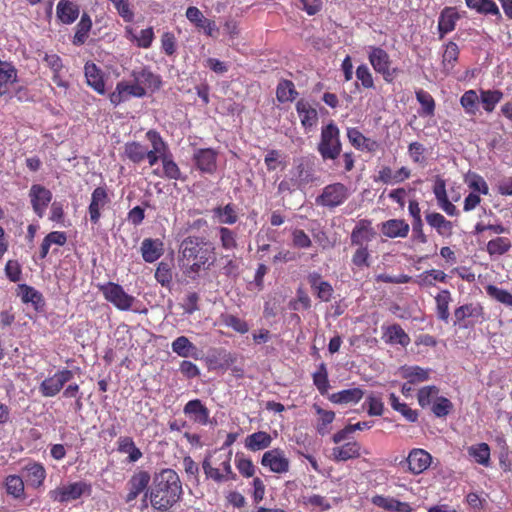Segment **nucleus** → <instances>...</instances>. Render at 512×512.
<instances>
[{
  "instance_id": "393cba45",
  "label": "nucleus",
  "mask_w": 512,
  "mask_h": 512,
  "mask_svg": "<svg viewBox=\"0 0 512 512\" xmlns=\"http://www.w3.org/2000/svg\"><path fill=\"white\" fill-rule=\"evenodd\" d=\"M84 74L89 87L100 95L106 93L104 74L94 62H87L85 64Z\"/></svg>"
},
{
  "instance_id": "f3484780",
  "label": "nucleus",
  "mask_w": 512,
  "mask_h": 512,
  "mask_svg": "<svg viewBox=\"0 0 512 512\" xmlns=\"http://www.w3.org/2000/svg\"><path fill=\"white\" fill-rule=\"evenodd\" d=\"M187 19L198 29H202L209 37H216L219 30L213 20L206 18L203 13L195 6H190L186 10Z\"/></svg>"
},
{
  "instance_id": "f257e3e1",
  "label": "nucleus",
  "mask_w": 512,
  "mask_h": 512,
  "mask_svg": "<svg viewBox=\"0 0 512 512\" xmlns=\"http://www.w3.org/2000/svg\"><path fill=\"white\" fill-rule=\"evenodd\" d=\"M182 484L179 475L170 468L162 469L156 473L151 487L145 496L149 497L151 506L160 511L167 512L181 498Z\"/></svg>"
},
{
  "instance_id": "a18cd8bd",
  "label": "nucleus",
  "mask_w": 512,
  "mask_h": 512,
  "mask_svg": "<svg viewBox=\"0 0 512 512\" xmlns=\"http://www.w3.org/2000/svg\"><path fill=\"white\" fill-rule=\"evenodd\" d=\"M401 374L409 384H418L429 379L430 370L420 366H404L401 368Z\"/></svg>"
},
{
  "instance_id": "423d86ee",
  "label": "nucleus",
  "mask_w": 512,
  "mask_h": 512,
  "mask_svg": "<svg viewBox=\"0 0 512 512\" xmlns=\"http://www.w3.org/2000/svg\"><path fill=\"white\" fill-rule=\"evenodd\" d=\"M232 451L219 457V467L213 465L212 457L206 456L202 462V468L207 479H211L215 483H222L227 481H235L237 479L236 473L232 470L231 466Z\"/></svg>"
},
{
  "instance_id": "49530a36",
  "label": "nucleus",
  "mask_w": 512,
  "mask_h": 512,
  "mask_svg": "<svg viewBox=\"0 0 512 512\" xmlns=\"http://www.w3.org/2000/svg\"><path fill=\"white\" fill-rule=\"evenodd\" d=\"M172 351L178 356L187 358L195 357L197 347L186 337L179 336L171 344Z\"/></svg>"
},
{
  "instance_id": "4d7b16f0",
  "label": "nucleus",
  "mask_w": 512,
  "mask_h": 512,
  "mask_svg": "<svg viewBox=\"0 0 512 512\" xmlns=\"http://www.w3.org/2000/svg\"><path fill=\"white\" fill-rule=\"evenodd\" d=\"M415 94L417 101L421 105V111L419 112V114L421 116H433L435 113L436 105L432 95L423 89L417 90Z\"/></svg>"
},
{
  "instance_id": "2f4dec72",
  "label": "nucleus",
  "mask_w": 512,
  "mask_h": 512,
  "mask_svg": "<svg viewBox=\"0 0 512 512\" xmlns=\"http://www.w3.org/2000/svg\"><path fill=\"white\" fill-rule=\"evenodd\" d=\"M38 58L44 63V65L53 72V81L58 86H65L59 77V72L63 69V62L59 55L56 53H47L43 51L37 52Z\"/></svg>"
},
{
  "instance_id": "72a5a7b5",
  "label": "nucleus",
  "mask_w": 512,
  "mask_h": 512,
  "mask_svg": "<svg viewBox=\"0 0 512 512\" xmlns=\"http://www.w3.org/2000/svg\"><path fill=\"white\" fill-rule=\"evenodd\" d=\"M364 397V391L359 387L344 389L329 395L328 399L335 404H357Z\"/></svg>"
},
{
  "instance_id": "a878e982",
  "label": "nucleus",
  "mask_w": 512,
  "mask_h": 512,
  "mask_svg": "<svg viewBox=\"0 0 512 512\" xmlns=\"http://www.w3.org/2000/svg\"><path fill=\"white\" fill-rule=\"evenodd\" d=\"M183 412L195 423L201 425H207L209 423L210 412L200 399L188 401L183 408Z\"/></svg>"
},
{
  "instance_id": "680f3d73",
  "label": "nucleus",
  "mask_w": 512,
  "mask_h": 512,
  "mask_svg": "<svg viewBox=\"0 0 512 512\" xmlns=\"http://www.w3.org/2000/svg\"><path fill=\"white\" fill-rule=\"evenodd\" d=\"M112 3L119 16L127 23L134 21L135 14L129 0H108Z\"/></svg>"
},
{
  "instance_id": "603ef678",
  "label": "nucleus",
  "mask_w": 512,
  "mask_h": 512,
  "mask_svg": "<svg viewBox=\"0 0 512 512\" xmlns=\"http://www.w3.org/2000/svg\"><path fill=\"white\" fill-rule=\"evenodd\" d=\"M313 384L321 395H326L329 388L328 370L325 363H321L312 374Z\"/></svg>"
},
{
  "instance_id": "412c9836",
  "label": "nucleus",
  "mask_w": 512,
  "mask_h": 512,
  "mask_svg": "<svg viewBox=\"0 0 512 512\" xmlns=\"http://www.w3.org/2000/svg\"><path fill=\"white\" fill-rule=\"evenodd\" d=\"M307 280L318 299L323 302L331 301L334 292L333 287L328 281L322 279L320 273L315 271L309 273Z\"/></svg>"
},
{
  "instance_id": "c03bdc74",
  "label": "nucleus",
  "mask_w": 512,
  "mask_h": 512,
  "mask_svg": "<svg viewBox=\"0 0 512 512\" xmlns=\"http://www.w3.org/2000/svg\"><path fill=\"white\" fill-rule=\"evenodd\" d=\"M468 454L474 461L484 467L491 465V450L487 443H478L468 448Z\"/></svg>"
},
{
  "instance_id": "7ed1b4c3",
  "label": "nucleus",
  "mask_w": 512,
  "mask_h": 512,
  "mask_svg": "<svg viewBox=\"0 0 512 512\" xmlns=\"http://www.w3.org/2000/svg\"><path fill=\"white\" fill-rule=\"evenodd\" d=\"M317 150L324 161L336 160L340 156L342 151L340 130L333 121L322 126Z\"/></svg>"
},
{
  "instance_id": "69168bd1",
  "label": "nucleus",
  "mask_w": 512,
  "mask_h": 512,
  "mask_svg": "<svg viewBox=\"0 0 512 512\" xmlns=\"http://www.w3.org/2000/svg\"><path fill=\"white\" fill-rule=\"evenodd\" d=\"M235 465L239 473L245 477L250 478L255 474V466L251 459L245 457L243 454L237 453L235 457Z\"/></svg>"
},
{
  "instance_id": "8fccbe9b",
  "label": "nucleus",
  "mask_w": 512,
  "mask_h": 512,
  "mask_svg": "<svg viewBox=\"0 0 512 512\" xmlns=\"http://www.w3.org/2000/svg\"><path fill=\"white\" fill-rule=\"evenodd\" d=\"M389 403L395 411L399 412L409 422H416L418 420V412L410 408L406 403H401L395 393H390Z\"/></svg>"
},
{
  "instance_id": "e2e57ef3",
  "label": "nucleus",
  "mask_w": 512,
  "mask_h": 512,
  "mask_svg": "<svg viewBox=\"0 0 512 512\" xmlns=\"http://www.w3.org/2000/svg\"><path fill=\"white\" fill-rule=\"evenodd\" d=\"M439 393V388L435 385L422 387L417 393V400L422 408L429 406L433 399H436Z\"/></svg>"
},
{
  "instance_id": "ea45409f",
  "label": "nucleus",
  "mask_w": 512,
  "mask_h": 512,
  "mask_svg": "<svg viewBox=\"0 0 512 512\" xmlns=\"http://www.w3.org/2000/svg\"><path fill=\"white\" fill-rule=\"evenodd\" d=\"M17 78L16 69L8 62L0 60V96L9 92Z\"/></svg>"
},
{
  "instance_id": "5701e85b",
  "label": "nucleus",
  "mask_w": 512,
  "mask_h": 512,
  "mask_svg": "<svg viewBox=\"0 0 512 512\" xmlns=\"http://www.w3.org/2000/svg\"><path fill=\"white\" fill-rule=\"evenodd\" d=\"M80 15V7L71 0H60L56 6V17L63 25L73 24Z\"/></svg>"
},
{
  "instance_id": "0eeeda50",
  "label": "nucleus",
  "mask_w": 512,
  "mask_h": 512,
  "mask_svg": "<svg viewBox=\"0 0 512 512\" xmlns=\"http://www.w3.org/2000/svg\"><path fill=\"white\" fill-rule=\"evenodd\" d=\"M99 291L104 299L120 311H129L133 308L136 298L125 292L124 288L115 282L99 284Z\"/></svg>"
},
{
  "instance_id": "4be33fe9",
  "label": "nucleus",
  "mask_w": 512,
  "mask_h": 512,
  "mask_svg": "<svg viewBox=\"0 0 512 512\" xmlns=\"http://www.w3.org/2000/svg\"><path fill=\"white\" fill-rule=\"evenodd\" d=\"M347 138L357 150L373 153L379 148L376 140L366 137L357 127L347 129Z\"/></svg>"
},
{
  "instance_id": "bf43d9fd",
  "label": "nucleus",
  "mask_w": 512,
  "mask_h": 512,
  "mask_svg": "<svg viewBox=\"0 0 512 512\" xmlns=\"http://www.w3.org/2000/svg\"><path fill=\"white\" fill-rule=\"evenodd\" d=\"M479 97L475 90H467L460 98V104L466 114L474 116L478 111Z\"/></svg>"
},
{
  "instance_id": "79ce46f5",
  "label": "nucleus",
  "mask_w": 512,
  "mask_h": 512,
  "mask_svg": "<svg viewBox=\"0 0 512 512\" xmlns=\"http://www.w3.org/2000/svg\"><path fill=\"white\" fill-rule=\"evenodd\" d=\"M435 282L446 283L447 274H445L442 270L431 269L422 272L415 279V283L420 287H432L435 286Z\"/></svg>"
},
{
  "instance_id": "dca6fc26",
  "label": "nucleus",
  "mask_w": 512,
  "mask_h": 512,
  "mask_svg": "<svg viewBox=\"0 0 512 512\" xmlns=\"http://www.w3.org/2000/svg\"><path fill=\"white\" fill-rule=\"evenodd\" d=\"M151 481V475L146 470H136L131 478L129 479L128 485V493L126 495V502H132L135 500L142 492L148 490V485Z\"/></svg>"
},
{
  "instance_id": "cd10ccee",
  "label": "nucleus",
  "mask_w": 512,
  "mask_h": 512,
  "mask_svg": "<svg viewBox=\"0 0 512 512\" xmlns=\"http://www.w3.org/2000/svg\"><path fill=\"white\" fill-rule=\"evenodd\" d=\"M372 504L389 512H412L413 508L408 502H402L394 497L375 495Z\"/></svg>"
},
{
  "instance_id": "3c124183",
  "label": "nucleus",
  "mask_w": 512,
  "mask_h": 512,
  "mask_svg": "<svg viewBox=\"0 0 512 512\" xmlns=\"http://www.w3.org/2000/svg\"><path fill=\"white\" fill-rule=\"evenodd\" d=\"M67 241L66 234L64 232L54 231L45 236L41 248H40V257L45 258L49 252V249L52 245H56L57 247L63 246Z\"/></svg>"
},
{
  "instance_id": "09e8293b",
  "label": "nucleus",
  "mask_w": 512,
  "mask_h": 512,
  "mask_svg": "<svg viewBox=\"0 0 512 512\" xmlns=\"http://www.w3.org/2000/svg\"><path fill=\"white\" fill-rule=\"evenodd\" d=\"M52 199V193L50 190L34 185V212L40 217L43 214V209L48 206Z\"/></svg>"
},
{
  "instance_id": "9b49d317",
  "label": "nucleus",
  "mask_w": 512,
  "mask_h": 512,
  "mask_svg": "<svg viewBox=\"0 0 512 512\" xmlns=\"http://www.w3.org/2000/svg\"><path fill=\"white\" fill-rule=\"evenodd\" d=\"M74 377V373L63 368L58 370L54 375L44 379L39 386V392L44 397L56 396L65 386L66 383L71 381Z\"/></svg>"
},
{
  "instance_id": "7c9ffc66",
  "label": "nucleus",
  "mask_w": 512,
  "mask_h": 512,
  "mask_svg": "<svg viewBox=\"0 0 512 512\" xmlns=\"http://www.w3.org/2000/svg\"><path fill=\"white\" fill-rule=\"evenodd\" d=\"M273 441L272 436L266 431H257L245 438L244 445L249 451L256 452L269 448Z\"/></svg>"
},
{
  "instance_id": "bb28decb",
  "label": "nucleus",
  "mask_w": 512,
  "mask_h": 512,
  "mask_svg": "<svg viewBox=\"0 0 512 512\" xmlns=\"http://www.w3.org/2000/svg\"><path fill=\"white\" fill-rule=\"evenodd\" d=\"M382 331V339L386 344H399L402 347H407L411 342L409 335L399 324L382 326Z\"/></svg>"
},
{
  "instance_id": "58836bf2",
  "label": "nucleus",
  "mask_w": 512,
  "mask_h": 512,
  "mask_svg": "<svg viewBox=\"0 0 512 512\" xmlns=\"http://www.w3.org/2000/svg\"><path fill=\"white\" fill-rule=\"evenodd\" d=\"M466 6L483 15H492L501 18V12L493 0H465Z\"/></svg>"
},
{
  "instance_id": "c9c22d12",
  "label": "nucleus",
  "mask_w": 512,
  "mask_h": 512,
  "mask_svg": "<svg viewBox=\"0 0 512 512\" xmlns=\"http://www.w3.org/2000/svg\"><path fill=\"white\" fill-rule=\"evenodd\" d=\"M125 34L126 37L134 42L137 47L143 49L150 48L155 38L153 27L142 29L139 34H135L133 29L127 26L125 28Z\"/></svg>"
},
{
  "instance_id": "f704fd0d",
  "label": "nucleus",
  "mask_w": 512,
  "mask_h": 512,
  "mask_svg": "<svg viewBox=\"0 0 512 512\" xmlns=\"http://www.w3.org/2000/svg\"><path fill=\"white\" fill-rule=\"evenodd\" d=\"M141 252L144 261L153 263L163 254V243L159 239H144L141 244Z\"/></svg>"
},
{
  "instance_id": "4468645a",
  "label": "nucleus",
  "mask_w": 512,
  "mask_h": 512,
  "mask_svg": "<svg viewBox=\"0 0 512 512\" xmlns=\"http://www.w3.org/2000/svg\"><path fill=\"white\" fill-rule=\"evenodd\" d=\"M260 463L275 474H285L290 470V460L281 448H273L264 452Z\"/></svg>"
},
{
  "instance_id": "f03ea898",
  "label": "nucleus",
  "mask_w": 512,
  "mask_h": 512,
  "mask_svg": "<svg viewBox=\"0 0 512 512\" xmlns=\"http://www.w3.org/2000/svg\"><path fill=\"white\" fill-rule=\"evenodd\" d=\"M180 253L192 272L209 267L215 261L213 244L203 238L187 237L180 245Z\"/></svg>"
},
{
  "instance_id": "c85d7f7f",
  "label": "nucleus",
  "mask_w": 512,
  "mask_h": 512,
  "mask_svg": "<svg viewBox=\"0 0 512 512\" xmlns=\"http://www.w3.org/2000/svg\"><path fill=\"white\" fill-rule=\"evenodd\" d=\"M296 111L305 129L314 127L318 122L317 110L305 99H300L296 103Z\"/></svg>"
},
{
  "instance_id": "de8ad7c7",
  "label": "nucleus",
  "mask_w": 512,
  "mask_h": 512,
  "mask_svg": "<svg viewBox=\"0 0 512 512\" xmlns=\"http://www.w3.org/2000/svg\"><path fill=\"white\" fill-rule=\"evenodd\" d=\"M313 409L318 415L316 430L323 436L330 431L329 425L334 421L335 413L332 410L321 408L318 404H313Z\"/></svg>"
},
{
  "instance_id": "b1692460",
  "label": "nucleus",
  "mask_w": 512,
  "mask_h": 512,
  "mask_svg": "<svg viewBox=\"0 0 512 512\" xmlns=\"http://www.w3.org/2000/svg\"><path fill=\"white\" fill-rule=\"evenodd\" d=\"M461 18L456 7H445L438 18L439 39H443L448 33L452 32L457 21Z\"/></svg>"
},
{
  "instance_id": "f8f14e48",
  "label": "nucleus",
  "mask_w": 512,
  "mask_h": 512,
  "mask_svg": "<svg viewBox=\"0 0 512 512\" xmlns=\"http://www.w3.org/2000/svg\"><path fill=\"white\" fill-rule=\"evenodd\" d=\"M348 188L342 183H333L324 187L322 193L316 198V203L329 208L343 204L348 198Z\"/></svg>"
},
{
  "instance_id": "2eb2a0df",
  "label": "nucleus",
  "mask_w": 512,
  "mask_h": 512,
  "mask_svg": "<svg viewBox=\"0 0 512 512\" xmlns=\"http://www.w3.org/2000/svg\"><path fill=\"white\" fill-rule=\"evenodd\" d=\"M145 136L151 144V149H147L145 152V159L148 160L149 165L152 167L159 161H163V157H165L169 151V146L160 133L154 129L148 130Z\"/></svg>"
},
{
  "instance_id": "0e129e2a",
  "label": "nucleus",
  "mask_w": 512,
  "mask_h": 512,
  "mask_svg": "<svg viewBox=\"0 0 512 512\" xmlns=\"http://www.w3.org/2000/svg\"><path fill=\"white\" fill-rule=\"evenodd\" d=\"M468 187L474 192L481 193L483 195L489 194V187L485 179L477 173H469L465 179Z\"/></svg>"
},
{
  "instance_id": "6e6d98bb",
  "label": "nucleus",
  "mask_w": 512,
  "mask_h": 512,
  "mask_svg": "<svg viewBox=\"0 0 512 512\" xmlns=\"http://www.w3.org/2000/svg\"><path fill=\"white\" fill-rule=\"evenodd\" d=\"M298 92L295 89V85L290 80H281L276 88L277 100L281 103L293 101Z\"/></svg>"
},
{
  "instance_id": "20e7f679",
  "label": "nucleus",
  "mask_w": 512,
  "mask_h": 512,
  "mask_svg": "<svg viewBox=\"0 0 512 512\" xmlns=\"http://www.w3.org/2000/svg\"><path fill=\"white\" fill-rule=\"evenodd\" d=\"M314 179L313 169L301 160L291 169L290 175L279 183L278 192L291 194L296 190H303Z\"/></svg>"
},
{
  "instance_id": "a211bd4d",
  "label": "nucleus",
  "mask_w": 512,
  "mask_h": 512,
  "mask_svg": "<svg viewBox=\"0 0 512 512\" xmlns=\"http://www.w3.org/2000/svg\"><path fill=\"white\" fill-rule=\"evenodd\" d=\"M110 202L107 188L99 186L91 194V201L88 207L90 220L97 223L101 216V210Z\"/></svg>"
},
{
  "instance_id": "39448f33",
  "label": "nucleus",
  "mask_w": 512,
  "mask_h": 512,
  "mask_svg": "<svg viewBox=\"0 0 512 512\" xmlns=\"http://www.w3.org/2000/svg\"><path fill=\"white\" fill-rule=\"evenodd\" d=\"M487 320L484 306L479 302H470L454 310L453 325L459 329H473Z\"/></svg>"
},
{
  "instance_id": "13d9d810",
  "label": "nucleus",
  "mask_w": 512,
  "mask_h": 512,
  "mask_svg": "<svg viewBox=\"0 0 512 512\" xmlns=\"http://www.w3.org/2000/svg\"><path fill=\"white\" fill-rule=\"evenodd\" d=\"M512 241L508 237H496L487 243V252L490 255H503L509 251Z\"/></svg>"
},
{
  "instance_id": "a19ab883",
  "label": "nucleus",
  "mask_w": 512,
  "mask_h": 512,
  "mask_svg": "<svg viewBox=\"0 0 512 512\" xmlns=\"http://www.w3.org/2000/svg\"><path fill=\"white\" fill-rule=\"evenodd\" d=\"M452 301V296L449 290L444 289L441 290L435 296L436 303V315L437 318L445 323H448L450 312L449 305Z\"/></svg>"
},
{
  "instance_id": "473e14b6",
  "label": "nucleus",
  "mask_w": 512,
  "mask_h": 512,
  "mask_svg": "<svg viewBox=\"0 0 512 512\" xmlns=\"http://www.w3.org/2000/svg\"><path fill=\"white\" fill-rule=\"evenodd\" d=\"M92 19L87 12H83L79 22L75 26V33L72 37L74 46H82L86 43L92 29Z\"/></svg>"
},
{
  "instance_id": "e433bc0d",
  "label": "nucleus",
  "mask_w": 512,
  "mask_h": 512,
  "mask_svg": "<svg viewBox=\"0 0 512 512\" xmlns=\"http://www.w3.org/2000/svg\"><path fill=\"white\" fill-rule=\"evenodd\" d=\"M117 451L122 454H128V462L130 463L137 462L143 456V453L130 436H120L118 438Z\"/></svg>"
},
{
  "instance_id": "774afa93",
  "label": "nucleus",
  "mask_w": 512,
  "mask_h": 512,
  "mask_svg": "<svg viewBox=\"0 0 512 512\" xmlns=\"http://www.w3.org/2000/svg\"><path fill=\"white\" fill-rule=\"evenodd\" d=\"M303 504L312 508H316L319 512H324L331 508V504L328 499L319 494L303 497Z\"/></svg>"
},
{
  "instance_id": "6ab92c4d",
  "label": "nucleus",
  "mask_w": 512,
  "mask_h": 512,
  "mask_svg": "<svg viewBox=\"0 0 512 512\" xmlns=\"http://www.w3.org/2000/svg\"><path fill=\"white\" fill-rule=\"evenodd\" d=\"M193 160L202 173L213 174L217 169V152L212 148L198 149Z\"/></svg>"
},
{
  "instance_id": "aec40b11",
  "label": "nucleus",
  "mask_w": 512,
  "mask_h": 512,
  "mask_svg": "<svg viewBox=\"0 0 512 512\" xmlns=\"http://www.w3.org/2000/svg\"><path fill=\"white\" fill-rule=\"evenodd\" d=\"M131 77L135 83L142 85L145 90L149 89L151 92L158 91L162 86V78L160 75L155 74L149 67L145 66L139 70L134 69L131 72Z\"/></svg>"
},
{
  "instance_id": "c756f323",
  "label": "nucleus",
  "mask_w": 512,
  "mask_h": 512,
  "mask_svg": "<svg viewBox=\"0 0 512 512\" xmlns=\"http://www.w3.org/2000/svg\"><path fill=\"white\" fill-rule=\"evenodd\" d=\"M361 455V445L357 441L347 442L332 449V459L336 462H344L355 459Z\"/></svg>"
},
{
  "instance_id": "ddd939ff",
  "label": "nucleus",
  "mask_w": 512,
  "mask_h": 512,
  "mask_svg": "<svg viewBox=\"0 0 512 512\" xmlns=\"http://www.w3.org/2000/svg\"><path fill=\"white\" fill-rule=\"evenodd\" d=\"M145 95L146 90L139 83L120 81L116 84L115 90L109 94V100L116 107L127 101L130 97L142 98Z\"/></svg>"
},
{
  "instance_id": "1a4fd4ad",
  "label": "nucleus",
  "mask_w": 512,
  "mask_h": 512,
  "mask_svg": "<svg viewBox=\"0 0 512 512\" xmlns=\"http://www.w3.org/2000/svg\"><path fill=\"white\" fill-rule=\"evenodd\" d=\"M91 492V484L79 481L50 490L48 495L54 502L67 503L79 499L84 494L90 495Z\"/></svg>"
},
{
  "instance_id": "4c0bfd02",
  "label": "nucleus",
  "mask_w": 512,
  "mask_h": 512,
  "mask_svg": "<svg viewBox=\"0 0 512 512\" xmlns=\"http://www.w3.org/2000/svg\"><path fill=\"white\" fill-rule=\"evenodd\" d=\"M162 163V173L160 174L158 170H154L153 174L157 176H161L170 180H185V177L182 176L181 170L177 163L173 160V156L170 153V150L163 157Z\"/></svg>"
},
{
  "instance_id": "864d4df0",
  "label": "nucleus",
  "mask_w": 512,
  "mask_h": 512,
  "mask_svg": "<svg viewBox=\"0 0 512 512\" xmlns=\"http://www.w3.org/2000/svg\"><path fill=\"white\" fill-rule=\"evenodd\" d=\"M503 92L500 90H481L480 99L483 109L487 113L494 111L496 105L502 100Z\"/></svg>"
},
{
  "instance_id": "052dcab7",
  "label": "nucleus",
  "mask_w": 512,
  "mask_h": 512,
  "mask_svg": "<svg viewBox=\"0 0 512 512\" xmlns=\"http://www.w3.org/2000/svg\"><path fill=\"white\" fill-rule=\"evenodd\" d=\"M485 289L491 298L508 307H512V294L510 292L492 284L487 285Z\"/></svg>"
},
{
  "instance_id": "9d476101",
  "label": "nucleus",
  "mask_w": 512,
  "mask_h": 512,
  "mask_svg": "<svg viewBox=\"0 0 512 512\" xmlns=\"http://www.w3.org/2000/svg\"><path fill=\"white\" fill-rule=\"evenodd\" d=\"M368 59L373 69L383 76V79L390 83L393 81L397 69H391L390 55L381 47H369Z\"/></svg>"
},
{
  "instance_id": "338daca9",
  "label": "nucleus",
  "mask_w": 512,
  "mask_h": 512,
  "mask_svg": "<svg viewBox=\"0 0 512 512\" xmlns=\"http://www.w3.org/2000/svg\"><path fill=\"white\" fill-rule=\"evenodd\" d=\"M374 234L370 226H356L351 234L352 244L364 246V243L370 241Z\"/></svg>"
},
{
  "instance_id": "37998d69",
  "label": "nucleus",
  "mask_w": 512,
  "mask_h": 512,
  "mask_svg": "<svg viewBox=\"0 0 512 512\" xmlns=\"http://www.w3.org/2000/svg\"><path fill=\"white\" fill-rule=\"evenodd\" d=\"M147 147L138 141H129L124 144V156L133 164H140L145 160Z\"/></svg>"
},
{
  "instance_id": "5fc2aeb1",
  "label": "nucleus",
  "mask_w": 512,
  "mask_h": 512,
  "mask_svg": "<svg viewBox=\"0 0 512 512\" xmlns=\"http://www.w3.org/2000/svg\"><path fill=\"white\" fill-rule=\"evenodd\" d=\"M222 325L233 329L235 332L245 334L249 331L248 323L236 315L223 313L220 315Z\"/></svg>"
},
{
  "instance_id": "6e6552de",
  "label": "nucleus",
  "mask_w": 512,
  "mask_h": 512,
  "mask_svg": "<svg viewBox=\"0 0 512 512\" xmlns=\"http://www.w3.org/2000/svg\"><path fill=\"white\" fill-rule=\"evenodd\" d=\"M431 463L432 456L429 452L421 448H413L398 465L404 471L417 476L425 472L431 466Z\"/></svg>"
}]
</instances>
